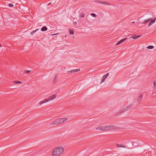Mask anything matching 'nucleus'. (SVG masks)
<instances>
[{"label":"nucleus","mask_w":156,"mask_h":156,"mask_svg":"<svg viewBox=\"0 0 156 156\" xmlns=\"http://www.w3.org/2000/svg\"><path fill=\"white\" fill-rule=\"evenodd\" d=\"M64 151V149L62 147H57L52 151V155L54 156H59L63 154Z\"/></svg>","instance_id":"obj_1"},{"label":"nucleus","mask_w":156,"mask_h":156,"mask_svg":"<svg viewBox=\"0 0 156 156\" xmlns=\"http://www.w3.org/2000/svg\"><path fill=\"white\" fill-rule=\"evenodd\" d=\"M110 127L109 126H100L99 127H97L96 128L97 130L100 129L103 131H107L111 130V129H110Z\"/></svg>","instance_id":"obj_2"},{"label":"nucleus","mask_w":156,"mask_h":156,"mask_svg":"<svg viewBox=\"0 0 156 156\" xmlns=\"http://www.w3.org/2000/svg\"><path fill=\"white\" fill-rule=\"evenodd\" d=\"M56 120L57 121V123L58 124V125H59L61 123H63V122L67 120V118H60Z\"/></svg>","instance_id":"obj_3"},{"label":"nucleus","mask_w":156,"mask_h":156,"mask_svg":"<svg viewBox=\"0 0 156 156\" xmlns=\"http://www.w3.org/2000/svg\"><path fill=\"white\" fill-rule=\"evenodd\" d=\"M110 127V129H111V130H117L119 129L120 128L117 127L115 126L114 125H110L109 126Z\"/></svg>","instance_id":"obj_4"},{"label":"nucleus","mask_w":156,"mask_h":156,"mask_svg":"<svg viewBox=\"0 0 156 156\" xmlns=\"http://www.w3.org/2000/svg\"><path fill=\"white\" fill-rule=\"evenodd\" d=\"M125 111V109L124 108L122 110H121L118 111V112L116 113L115 115H119L123 113Z\"/></svg>","instance_id":"obj_5"},{"label":"nucleus","mask_w":156,"mask_h":156,"mask_svg":"<svg viewBox=\"0 0 156 156\" xmlns=\"http://www.w3.org/2000/svg\"><path fill=\"white\" fill-rule=\"evenodd\" d=\"M56 96V95L55 94L49 97L47 99L48 101H49L50 100H52L53 99L55 98Z\"/></svg>","instance_id":"obj_6"},{"label":"nucleus","mask_w":156,"mask_h":156,"mask_svg":"<svg viewBox=\"0 0 156 156\" xmlns=\"http://www.w3.org/2000/svg\"><path fill=\"white\" fill-rule=\"evenodd\" d=\"M142 96L143 95L142 94H140L137 100V101L138 102L140 103L141 101L142 98Z\"/></svg>","instance_id":"obj_7"},{"label":"nucleus","mask_w":156,"mask_h":156,"mask_svg":"<svg viewBox=\"0 0 156 156\" xmlns=\"http://www.w3.org/2000/svg\"><path fill=\"white\" fill-rule=\"evenodd\" d=\"M133 105L131 104L129 105L126 107L124 108V109L125 110V111H127L130 109L132 107Z\"/></svg>","instance_id":"obj_8"},{"label":"nucleus","mask_w":156,"mask_h":156,"mask_svg":"<svg viewBox=\"0 0 156 156\" xmlns=\"http://www.w3.org/2000/svg\"><path fill=\"white\" fill-rule=\"evenodd\" d=\"M156 18L153 19L152 20H151L150 22L149 23V24L148 25V26H150L152 25L153 23H154L155 21V19Z\"/></svg>","instance_id":"obj_9"},{"label":"nucleus","mask_w":156,"mask_h":156,"mask_svg":"<svg viewBox=\"0 0 156 156\" xmlns=\"http://www.w3.org/2000/svg\"><path fill=\"white\" fill-rule=\"evenodd\" d=\"M142 36V35H139L137 36L134 35L132 36L131 37L133 39H135L138 38Z\"/></svg>","instance_id":"obj_10"},{"label":"nucleus","mask_w":156,"mask_h":156,"mask_svg":"<svg viewBox=\"0 0 156 156\" xmlns=\"http://www.w3.org/2000/svg\"><path fill=\"white\" fill-rule=\"evenodd\" d=\"M48 101V100L47 99H45L44 101H41L40 102V105H41L42 104L44 103L45 102H46Z\"/></svg>","instance_id":"obj_11"},{"label":"nucleus","mask_w":156,"mask_h":156,"mask_svg":"<svg viewBox=\"0 0 156 156\" xmlns=\"http://www.w3.org/2000/svg\"><path fill=\"white\" fill-rule=\"evenodd\" d=\"M57 120H56L54 122H51L50 124L51 125H58V124L57 123Z\"/></svg>","instance_id":"obj_12"},{"label":"nucleus","mask_w":156,"mask_h":156,"mask_svg":"<svg viewBox=\"0 0 156 156\" xmlns=\"http://www.w3.org/2000/svg\"><path fill=\"white\" fill-rule=\"evenodd\" d=\"M47 28L46 26L43 27L41 29V30L42 31H44L47 30Z\"/></svg>","instance_id":"obj_13"},{"label":"nucleus","mask_w":156,"mask_h":156,"mask_svg":"<svg viewBox=\"0 0 156 156\" xmlns=\"http://www.w3.org/2000/svg\"><path fill=\"white\" fill-rule=\"evenodd\" d=\"M152 19V18H150L148 19L147 20H144V21L143 23L144 24H145V23H147L149 21H151V20Z\"/></svg>","instance_id":"obj_14"},{"label":"nucleus","mask_w":156,"mask_h":156,"mask_svg":"<svg viewBox=\"0 0 156 156\" xmlns=\"http://www.w3.org/2000/svg\"><path fill=\"white\" fill-rule=\"evenodd\" d=\"M57 78V76L56 75H55V77L53 79V83H55L56 82V80Z\"/></svg>","instance_id":"obj_15"},{"label":"nucleus","mask_w":156,"mask_h":156,"mask_svg":"<svg viewBox=\"0 0 156 156\" xmlns=\"http://www.w3.org/2000/svg\"><path fill=\"white\" fill-rule=\"evenodd\" d=\"M101 4H103V5H110V3H108V2H101Z\"/></svg>","instance_id":"obj_16"},{"label":"nucleus","mask_w":156,"mask_h":156,"mask_svg":"<svg viewBox=\"0 0 156 156\" xmlns=\"http://www.w3.org/2000/svg\"><path fill=\"white\" fill-rule=\"evenodd\" d=\"M109 74L108 73H107L106 74H105V75H104L103 76V78L105 79L106 78H107V77L108 76H109Z\"/></svg>","instance_id":"obj_17"},{"label":"nucleus","mask_w":156,"mask_h":156,"mask_svg":"<svg viewBox=\"0 0 156 156\" xmlns=\"http://www.w3.org/2000/svg\"><path fill=\"white\" fill-rule=\"evenodd\" d=\"M13 83H14L17 84V83H21L22 82L18 81H13Z\"/></svg>","instance_id":"obj_18"},{"label":"nucleus","mask_w":156,"mask_h":156,"mask_svg":"<svg viewBox=\"0 0 156 156\" xmlns=\"http://www.w3.org/2000/svg\"><path fill=\"white\" fill-rule=\"evenodd\" d=\"M154 48V47L152 45H149L148 46L147 48L148 49H152L153 48Z\"/></svg>","instance_id":"obj_19"},{"label":"nucleus","mask_w":156,"mask_h":156,"mask_svg":"<svg viewBox=\"0 0 156 156\" xmlns=\"http://www.w3.org/2000/svg\"><path fill=\"white\" fill-rule=\"evenodd\" d=\"M153 83L154 88L156 89V80L153 82Z\"/></svg>","instance_id":"obj_20"},{"label":"nucleus","mask_w":156,"mask_h":156,"mask_svg":"<svg viewBox=\"0 0 156 156\" xmlns=\"http://www.w3.org/2000/svg\"><path fill=\"white\" fill-rule=\"evenodd\" d=\"M69 33L71 34H74V31L73 30H69Z\"/></svg>","instance_id":"obj_21"},{"label":"nucleus","mask_w":156,"mask_h":156,"mask_svg":"<svg viewBox=\"0 0 156 156\" xmlns=\"http://www.w3.org/2000/svg\"><path fill=\"white\" fill-rule=\"evenodd\" d=\"M38 30V29H36V30H33V31L32 32H31L30 33V34L32 35H33L34 34V33L36 31H37V30Z\"/></svg>","instance_id":"obj_22"},{"label":"nucleus","mask_w":156,"mask_h":156,"mask_svg":"<svg viewBox=\"0 0 156 156\" xmlns=\"http://www.w3.org/2000/svg\"><path fill=\"white\" fill-rule=\"evenodd\" d=\"M127 39V38L126 37V38H125L124 39H122L120 41H121V42H122V43Z\"/></svg>","instance_id":"obj_23"},{"label":"nucleus","mask_w":156,"mask_h":156,"mask_svg":"<svg viewBox=\"0 0 156 156\" xmlns=\"http://www.w3.org/2000/svg\"><path fill=\"white\" fill-rule=\"evenodd\" d=\"M122 43V42H121V41L120 40V41H119V42H118L116 44H115V45H119V44H121Z\"/></svg>","instance_id":"obj_24"},{"label":"nucleus","mask_w":156,"mask_h":156,"mask_svg":"<svg viewBox=\"0 0 156 156\" xmlns=\"http://www.w3.org/2000/svg\"><path fill=\"white\" fill-rule=\"evenodd\" d=\"M122 43V42H121V41L120 40V41H119V42H118L116 44H115V45H119V44H121Z\"/></svg>","instance_id":"obj_25"},{"label":"nucleus","mask_w":156,"mask_h":156,"mask_svg":"<svg viewBox=\"0 0 156 156\" xmlns=\"http://www.w3.org/2000/svg\"><path fill=\"white\" fill-rule=\"evenodd\" d=\"M90 15L94 17H96V15L94 13H92L90 14Z\"/></svg>","instance_id":"obj_26"},{"label":"nucleus","mask_w":156,"mask_h":156,"mask_svg":"<svg viewBox=\"0 0 156 156\" xmlns=\"http://www.w3.org/2000/svg\"><path fill=\"white\" fill-rule=\"evenodd\" d=\"M8 6L9 7H13V5L12 4L9 3V4H8Z\"/></svg>","instance_id":"obj_27"},{"label":"nucleus","mask_w":156,"mask_h":156,"mask_svg":"<svg viewBox=\"0 0 156 156\" xmlns=\"http://www.w3.org/2000/svg\"><path fill=\"white\" fill-rule=\"evenodd\" d=\"M80 69H74V73L77 72H79L80 71Z\"/></svg>","instance_id":"obj_28"},{"label":"nucleus","mask_w":156,"mask_h":156,"mask_svg":"<svg viewBox=\"0 0 156 156\" xmlns=\"http://www.w3.org/2000/svg\"><path fill=\"white\" fill-rule=\"evenodd\" d=\"M67 72L68 73H73V72H74V69L72 70H70V71H67Z\"/></svg>","instance_id":"obj_29"},{"label":"nucleus","mask_w":156,"mask_h":156,"mask_svg":"<svg viewBox=\"0 0 156 156\" xmlns=\"http://www.w3.org/2000/svg\"><path fill=\"white\" fill-rule=\"evenodd\" d=\"M84 14L83 13H81L80 15V17L81 18H83L84 16Z\"/></svg>","instance_id":"obj_30"},{"label":"nucleus","mask_w":156,"mask_h":156,"mask_svg":"<svg viewBox=\"0 0 156 156\" xmlns=\"http://www.w3.org/2000/svg\"><path fill=\"white\" fill-rule=\"evenodd\" d=\"M30 72V70H26L25 71V73H29Z\"/></svg>","instance_id":"obj_31"},{"label":"nucleus","mask_w":156,"mask_h":156,"mask_svg":"<svg viewBox=\"0 0 156 156\" xmlns=\"http://www.w3.org/2000/svg\"><path fill=\"white\" fill-rule=\"evenodd\" d=\"M95 2H96L98 3H99L101 4V2H102V1H101L99 0H97V1H95Z\"/></svg>","instance_id":"obj_32"},{"label":"nucleus","mask_w":156,"mask_h":156,"mask_svg":"<svg viewBox=\"0 0 156 156\" xmlns=\"http://www.w3.org/2000/svg\"><path fill=\"white\" fill-rule=\"evenodd\" d=\"M105 80V79L103 78L102 79L100 83L101 84V83H103L104 82Z\"/></svg>","instance_id":"obj_33"},{"label":"nucleus","mask_w":156,"mask_h":156,"mask_svg":"<svg viewBox=\"0 0 156 156\" xmlns=\"http://www.w3.org/2000/svg\"><path fill=\"white\" fill-rule=\"evenodd\" d=\"M117 146L118 147H121L122 145L120 144H118L117 145Z\"/></svg>","instance_id":"obj_34"},{"label":"nucleus","mask_w":156,"mask_h":156,"mask_svg":"<svg viewBox=\"0 0 156 156\" xmlns=\"http://www.w3.org/2000/svg\"><path fill=\"white\" fill-rule=\"evenodd\" d=\"M77 24V23L76 22H75L73 23V24L75 25H76Z\"/></svg>","instance_id":"obj_35"},{"label":"nucleus","mask_w":156,"mask_h":156,"mask_svg":"<svg viewBox=\"0 0 156 156\" xmlns=\"http://www.w3.org/2000/svg\"><path fill=\"white\" fill-rule=\"evenodd\" d=\"M122 147H124V148H126V147H125V146L124 145H122V146H121Z\"/></svg>","instance_id":"obj_36"},{"label":"nucleus","mask_w":156,"mask_h":156,"mask_svg":"<svg viewBox=\"0 0 156 156\" xmlns=\"http://www.w3.org/2000/svg\"><path fill=\"white\" fill-rule=\"evenodd\" d=\"M132 23L133 24V23H135V22L134 21H133V22H132Z\"/></svg>","instance_id":"obj_37"},{"label":"nucleus","mask_w":156,"mask_h":156,"mask_svg":"<svg viewBox=\"0 0 156 156\" xmlns=\"http://www.w3.org/2000/svg\"><path fill=\"white\" fill-rule=\"evenodd\" d=\"M56 35V34H53L51 35Z\"/></svg>","instance_id":"obj_38"},{"label":"nucleus","mask_w":156,"mask_h":156,"mask_svg":"<svg viewBox=\"0 0 156 156\" xmlns=\"http://www.w3.org/2000/svg\"><path fill=\"white\" fill-rule=\"evenodd\" d=\"M2 46L1 44H0V47H1Z\"/></svg>","instance_id":"obj_39"}]
</instances>
